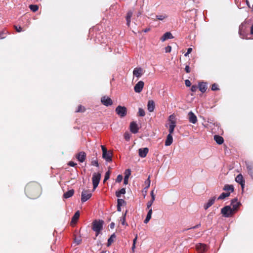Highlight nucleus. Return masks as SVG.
<instances>
[{
	"mask_svg": "<svg viewBox=\"0 0 253 253\" xmlns=\"http://www.w3.org/2000/svg\"><path fill=\"white\" fill-rule=\"evenodd\" d=\"M250 26V22L249 21H245L239 26V34L242 39H253V37H249V34L248 33V31Z\"/></svg>",
	"mask_w": 253,
	"mask_h": 253,
	"instance_id": "obj_1",
	"label": "nucleus"
},
{
	"mask_svg": "<svg viewBox=\"0 0 253 253\" xmlns=\"http://www.w3.org/2000/svg\"><path fill=\"white\" fill-rule=\"evenodd\" d=\"M104 222L102 220H95L92 223V230L95 232L97 237L103 228Z\"/></svg>",
	"mask_w": 253,
	"mask_h": 253,
	"instance_id": "obj_2",
	"label": "nucleus"
},
{
	"mask_svg": "<svg viewBox=\"0 0 253 253\" xmlns=\"http://www.w3.org/2000/svg\"><path fill=\"white\" fill-rule=\"evenodd\" d=\"M221 213L225 217L231 216L234 213V211L230 206H226L221 210Z\"/></svg>",
	"mask_w": 253,
	"mask_h": 253,
	"instance_id": "obj_3",
	"label": "nucleus"
},
{
	"mask_svg": "<svg viewBox=\"0 0 253 253\" xmlns=\"http://www.w3.org/2000/svg\"><path fill=\"white\" fill-rule=\"evenodd\" d=\"M101 179V174L99 172H94L92 175V184L93 186V190L95 189L98 186Z\"/></svg>",
	"mask_w": 253,
	"mask_h": 253,
	"instance_id": "obj_4",
	"label": "nucleus"
},
{
	"mask_svg": "<svg viewBox=\"0 0 253 253\" xmlns=\"http://www.w3.org/2000/svg\"><path fill=\"white\" fill-rule=\"evenodd\" d=\"M116 113L121 117H125L127 113L126 108L125 106H118L116 108Z\"/></svg>",
	"mask_w": 253,
	"mask_h": 253,
	"instance_id": "obj_5",
	"label": "nucleus"
},
{
	"mask_svg": "<svg viewBox=\"0 0 253 253\" xmlns=\"http://www.w3.org/2000/svg\"><path fill=\"white\" fill-rule=\"evenodd\" d=\"M174 119V116L173 115H170L169 117V133L172 135V133L174 131V128L176 126V122L174 120H172V119Z\"/></svg>",
	"mask_w": 253,
	"mask_h": 253,
	"instance_id": "obj_6",
	"label": "nucleus"
},
{
	"mask_svg": "<svg viewBox=\"0 0 253 253\" xmlns=\"http://www.w3.org/2000/svg\"><path fill=\"white\" fill-rule=\"evenodd\" d=\"M91 193L87 190H84L82 193L81 201L82 202H85L91 197Z\"/></svg>",
	"mask_w": 253,
	"mask_h": 253,
	"instance_id": "obj_7",
	"label": "nucleus"
},
{
	"mask_svg": "<svg viewBox=\"0 0 253 253\" xmlns=\"http://www.w3.org/2000/svg\"><path fill=\"white\" fill-rule=\"evenodd\" d=\"M144 72V70L142 68L136 67L133 71V75L137 78H139L143 74Z\"/></svg>",
	"mask_w": 253,
	"mask_h": 253,
	"instance_id": "obj_8",
	"label": "nucleus"
},
{
	"mask_svg": "<svg viewBox=\"0 0 253 253\" xmlns=\"http://www.w3.org/2000/svg\"><path fill=\"white\" fill-rule=\"evenodd\" d=\"M101 101L102 103L106 106H110L113 104L112 99L110 97L106 96H103L101 98Z\"/></svg>",
	"mask_w": 253,
	"mask_h": 253,
	"instance_id": "obj_9",
	"label": "nucleus"
},
{
	"mask_svg": "<svg viewBox=\"0 0 253 253\" xmlns=\"http://www.w3.org/2000/svg\"><path fill=\"white\" fill-rule=\"evenodd\" d=\"M144 85V84L143 81H139L134 87V90L135 92L137 93L140 92L143 88Z\"/></svg>",
	"mask_w": 253,
	"mask_h": 253,
	"instance_id": "obj_10",
	"label": "nucleus"
},
{
	"mask_svg": "<svg viewBox=\"0 0 253 253\" xmlns=\"http://www.w3.org/2000/svg\"><path fill=\"white\" fill-rule=\"evenodd\" d=\"M130 131L135 134L138 132L139 127L138 125L135 122H132L130 124Z\"/></svg>",
	"mask_w": 253,
	"mask_h": 253,
	"instance_id": "obj_11",
	"label": "nucleus"
},
{
	"mask_svg": "<svg viewBox=\"0 0 253 253\" xmlns=\"http://www.w3.org/2000/svg\"><path fill=\"white\" fill-rule=\"evenodd\" d=\"M196 249L199 253H204L207 250V246L206 245L199 243L196 245Z\"/></svg>",
	"mask_w": 253,
	"mask_h": 253,
	"instance_id": "obj_12",
	"label": "nucleus"
},
{
	"mask_svg": "<svg viewBox=\"0 0 253 253\" xmlns=\"http://www.w3.org/2000/svg\"><path fill=\"white\" fill-rule=\"evenodd\" d=\"M216 197L215 196L211 198L204 206V209L207 210L208 208L211 207L214 203Z\"/></svg>",
	"mask_w": 253,
	"mask_h": 253,
	"instance_id": "obj_13",
	"label": "nucleus"
},
{
	"mask_svg": "<svg viewBox=\"0 0 253 253\" xmlns=\"http://www.w3.org/2000/svg\"><path fill=\"white\" fill-rule=\"evenodd\" d=\"M189 121L190 123L195 124L197 122V118L196 116L192 112L190 111L188 113Z\"/></svg>",
	"mask_w": 253,
	"mask_h": 253,
	"instance_id": "obj_14",
	"label": "nucleus"
},
{
	"mask_svg": "<svg viewBox=\"0 0 253 253\" xmlns=\"http://www.w3.org/2000/svg\"><path fill=\"white\" fill-rule=\"evenodd\" d=\"M236 181L239 183L242 188H244V186L245 185V180L243 178V175L241 174H239L235 178Z\"/></svg>",
	"mask_w": 253,
	"mask_h": 253,
	"instance_id": "obj_15",
	"label": "nucleus"
},
{
	"mask_svg": "<svg viewBox=\"0 0 253 253\" xmlns=\"http://www.w3.org/2000/svg\"><path fill=\"white\" fill-rule=\"evenodd\" d=\"M246 167L249 174L253 179V165L251 163H246Z\"/></svg>",
	"mask_w": 253,
	"mask_h": 253,
	"instance_id": "obj_16",
	"label": "nucleus"
},
{
	"mask_svg": "<svg viewBox=\"0 0 253 253\" xmlns=\"http://www.w3.org/2000/svg\"><path fill=\"white\" fill-rule=\"evenodd\" d=\"M149 151L148 148H140L138 150L139 156L141 158H145Z\"/></svg>",
	"mask_w": 253,
	"mask_h": 253,
	"instance_id": "obj_17",
	"label": "nucleus"
},
{
	"mask_svg": "<svg viewBox=\"0 0 253 253\" xmlns=\"http://www.w3.org/2000/svg\"><path fill=\"white\" fill-rule=\"evenodd\" d=\"M85 158L86 154L84 152H80L77 156L78 160L81 163H83L85 160Z\"/></svg>",
	"mask_w": 253,
	"mask_h": 253,
	"instance_id": "obj_18",
	"label": "nucleus"
},
{
	"mask_svg": "<svg viewBox=\"0 0 253 253\" xmlns=\"http://www.w3.org/2000/svg\"><path fill=\"white\" fill-rule=\"evenodd\" d=\"M173 37L170 32H166L164 35L161 38V40L162 42H164L167 40L172 39Z\"/></svg>",
	"mask_w": 253,
	"mask_h": 253,
	"instance_id": "obj_19",
	"label": "nucleus"
},
{
	"mask_svg": "<svg viewBox=\"0 0 253 253\" xmlns=\"http://www.w3.org/2000/svg\"><path fill=\"white\" fill-rule=\"evenodd\" d=\"M173 142V138L172 135L169 134L167 135V139L165 141V145L166 146H170Z\"/></svg>",
	"mask_w": 253,
	"mask_h": 253,
	"instance_id": "obj_20",
	"label": "nucleus"
},
{
	"mask_svg": "<svg viewBox=\"0 0 253 253\" xmlns=\"http://www.w3.org/2000/svg\"><path fill=\"white\" fill-rule=\"evenodd\" d=\"M147 109L150 112H152L155 109V103L153 100H149L147 104Z\"/></svg>",
	"mask_w": 253,
	"mask_h": 253,
	"instance_id": "obj_21",
	"label": "nucleus"
},
{
	"mask_svg": "<svg viewBox=\"0 0 253 253\" xmlns=\"http://www.w3.org/2000/svg\"><path fill=\"white\" fill-rule=\"evenodd\" d=\"M102 157L106 162H110L112 161L111 154L108 152H106L105 153H103L102 154Z\"/></svg>",
	"mask_w": 253,
	"mask_h": 253,
	"instance_id": "obj_22",
	"label": "nucleus"
},
{
	"mask_svg": "<svg viewBox=\"0 0 253 253\" xmlns=\"http://www.w3.org/2000/svg\"><path fill=\"white\" fill-rule=\"evenodd\" d=\"M199 90L202 92L204 93L207 89V85L206 83H200L199 84Z\"/></svg>",
	"mask_w": 253,
	"mask_h": 253,
	"instance_id": "obj_23",
	"label": "nucleus"
},
{
	"mask_svg": "<svg viewBox=\"0 0 253 253\" xmlns=\"http://www.w3.org/2000/svg\"><path fill=\"white\" fill-rule=\"evenodd\" d=\"M231 205L232 206V209L234 211L237 210L239 205V203L237 202V199H234L231 201Z\"/></svg>",
	"mask_w": 253,
	"mask_h": 253,
	"instance_id": "obj_24",
	"label": "nucleus"
},
{
	"mask_svg": "<svg viewBox=\"0 0 253 253\" xmlns=\"http://www.w3.org/2000/svg\"><path fill=\"white\" fill-rule=\"evenodd\" d=\"M80 217V212L79 211H77L75 212L74 216H73L71 220V223L75 224L78 221L79 218Z\"/></svg>",
	"mask_w": 253,
	"mask_h": 253,
	"instance_id": "obj_25",
	"label": "nucleus"
},
{
	"mask_svg": "<svg viewBox=\"0 0 253 253\" xmlns=\"http://www.w3.org/2000/svg\"><path fill=\"white\" fill-rule=\"evenodd\" d=\"M133 12L131 11H129L127 13L126 16V24L128 26L130 25L131 18L132 16Z\"/></svg>",
	"mask_w": 253,
	"mask_h": 253,
	"instance_id": "obj_26",
	"label": "nucleus"
},
{
	"mask_svg": "<svg viewBox=\"0 0 253 253\" xmlns=\"http://www.w3.org/2000/svg\"><path fill=\"white\" fill-rule=\"evenodd\" d=\"M214 139L218 144H221L224 142L223 137L218 135H215L214 136Z\"/></svg>",
	"mask_w": 253,
	"mask_h": 253,
	"instance_id": "obj_27",
	"label": "nucleus"
},
{
	"mask_svg": "<svg viewBox=\"0 0 253 253\" xmlns=\"http://www.w3.org/2000/svg\"><path fill=\"white\" fill-rule=\"evenodd\" d=\"M152 214V210L151 209H149V211L147 213L146 217L144 221V223L147 224L149 221V220L151 218Z\"/></svg>",
	"mask_w": 253,
	"mask_h": 253,
	"instance_id": "obj_28",
	"label": "nucleus"
},
{
	"mask_svg": "<svg viewBox=\"0 0 253 253\" xmlns=\"http://www.w3.org/2000/svg\"><path fill=\"white\" fill-rule=\"evenodd\" d=\"M223 190L225 191H227V192H233L234 191V186L232 185H225L223 187Z\"/></svg>",
	"mask_w": 253,
	"mask_h": 253,
	"instance_id": "obj_29",
	"label": "nucleus"
},
{
	"mask_svg": "<svg viewBox=\"0 0 253 253\" xmlns=\"http://www.w3.org/2000/svg\"><path fill=\"white\" fill-rule=\"evenodd\" d=\"M130 175V169H126L125 172V176L124 181V183L125 184H127L128 177Z\"/></svg>",
	"mask_w": 253,
	"mask_h": 253,
	"instance_id": "obj_30",
	"label": "nucleus"
},
{
	"mask_svg": "<svg viewBox=\"0 0 253 253\" xmlns=\"http://www.w3.org/2000/svg\"><path fill=\"white\" fill-rule=\"evenodd\" d=\"M74 193V190L72 189L65 193L63 195V197L65 199L69 198L71 197Z\"/></svg>",
	"mask_w": 253,
	"mask_h": 253,
	"instance_id": "obj_31",
	"label": "nucleus"
},
{
	"mask_svg": "<svg viewBox=\"0 0 253 253\" xmlns=\"http://www.w3.org/2000/svg\"><path fill=\"white\" fill-rule=\"evenodd\" d=\"M230 195V192H223L222 193L220 196L218 197V200H223L225 198L229 196Z\"/></svg>",
	"mask_w": 253,
	"mask_h": 253,
	"instance_id": "obj_32",
	"label": "nucleus"
},
{
	"mask_svg": "<svg viewBox=\"0 0 253 253\" xmlns=\"http://www.w3.org/2000/svg\"><path fill=\"white\" fill-rule=\"evenodd\" d=\"M116 238L115 234H112L110 237L108 239L107 246L109 247L114 242V239Z\"/></svg>",
	"mask_w": 253,
	"mask_h": 253,
	"instance_id": "obj_33",
	"label": "nucleus"
},
{
	"mask_svg": "<svg viewBox=\"0 0 253 253\" xmlns=\"http://www.w3.org/2000/svg\"><path fill=\"white\" fill-rule=\"evenodd\" d=\"M127 212V211H126L125 213L123 214V216L121 218V221L122 223V224L123 225H127V224L126 222V213Z\"/></svg>",
	"mask_w": 253,
	"mask_h": 253,
	"instance_id": "obj_34",
	"label": "nucleus"
},
{
	"mask_svg": "<svg viewBox=\"0 0 253 253\" xmlns=\"http://www.w3.org/2000/svg\"><path fill=\"white\" fill-rule=\"evenodd\" d=\"M126 193V190L125 188H122L119 191L116 192V196L117 197H120L122 194H124Z\"/></svg>",
	"mask_w": 253,
	"mask_h": 253,
	"instance_id": "obj_35",
	"label": "nucleus"
},
{
	"mask_svg": "<svg viewBox=\"0 0 253 253\" xmlns=\"http://www.w3.org/2000/svg\"><path fill=\"white\" fill-rule=\"evenodd\" d=\"M156 18L159 20H163L164 19L168 17V15L166 14H163L161 15H157L156 16Z\"/></svg>",
	"mask_w": 253,
	"mask_h": 253,
	"instance_id": "obj_36",
	"label": "nucleus"
},
{
	"mask_svg": "<svg viewBox=\"0 0 253 253\" xmlns=\"http://www.w3.org/2000/svg\"><path fill=\"white\" fill-rule=\"evenodd\" d=\"M8 34V32L6 31H4L1 32H0V39H3L5 38Z\"/></svg>",
	"mask_w": 253,
	"mask_h": 253,
	"instance_id": "obj_37",
	"label": "nucleus"
},
{
	"mask_svg": "<svg viewBox=\"0 0 253 253\" xmlns=\"http://www.w3.org/2000/svg\"><path fill=\"white\" fill-rule=\"evenodd\" d=\"M30 8L32 11L36 12L38 10L39 7L37 5H30Z\"/></svg>",
	"mask_w": 253,
	"mask_h": 253,
	"instance_id": "obj_38",
	"label": "nucleus"
},
{
	"mask_svg": "<svg viewBox=\"0 0 253 253\" xmlns=\"http://www.w3.org/2000/svg\"><path fill=\"white\" fill-rule=\"evenodd\" d=\"M155 199L151 198V200L147 203V209H150Z\"/></svg>",
	"mask_w": 253,
	"mask_h": 253,
	"instance_id": "obj_39",
	"label": "nucleus"
},
{
	"mask_svg": "<svg viewBox=\"0 0 253 253\" xmlns=\"http://www.w3.org/2000/svg\"><path fill=\"white\" fill-rule=\"evenodd\" d=\"M138 115L139 116L144 117L145 115V113L144 110L142 108H139L138 110Z\"/></svg>",
	"mask_w": 253,
	"mask_h": 253,
	"instance_id": "obj_40",
	"label": "nucleus"
},
{
	"mask_svg": "<svg viewBox=\"0 0 253 253\" xmlns=\"http://www.w3.org/2000/svg\"><path fill=\"white\" fill-rule=\"evenodd\" d=\"M125 202L123 199H118L117 200V206L121 207Z\"/></svg>",
	"mask_w": 253,
	"mask_h": 253,
	"instance_id": "obj_41",
	"label": "nucleus"
},
{
	"mask_svg": "<svg viewBox=\"0 0 253 253\" xmlns=\"http://www.w3.org/2000/svg\"><path fill=\"white\" fill-rule=\"evenodd\" d=\"M150 178V176H149L147 179L145 181V184L146 185V187H145L146 189L148 188L150 185L151 181Z\"/></svg>",
	"mask_w": 253,
	"mask_h": 253,
	"instance_id": "obj_42",
	"label": "nucleus"
},
{
	"mask_svg": "<svg viewBox=\"0 0 253 253\" xmlns=\"http://www.w3.org/2000/svg\"><path fill=\"white\" fill-rule=\"evenodd\" d=\"M110 171H108L105 173V177L104 179V182H105L106 180H107L110 177Z\"/></svg>",
	"mask_w": 253,
	"mask_h": 253,
	"instance_id": "obj_43",
	"label": "nucleus"
},
{
	"mask_svg": "<svg viewBox=\"0 0 253 253\" xmlns=\"http://www.w3.org/2000/svg\"><path fill=\"white\" fill-rule=\"evenodd\" d=\"M124 137L126 140L128 141L130 139V135L128 132H126L124 134Z\"/></svg>",
	"mask_w": 253,
	"mask_h": 253,
	"instance_id": "obj_44",
	"label": "nucleus"
},
{
	"mask_svg": "<svg viewBox=\"0 0 253 253\" xmlns=\"http://www.w3.org/2000/svg\"><path fill=\"white\" fill-rule=\"evenodd\" d=\"M85 110L84 108L80 105L78 107V109L76 110L77 112H83Z\"/></svg>",
	"mask_w": 253,
	"mask_h": 253,
	"instance_id": "obj_45",
	"label": "nucleus"
},
{
	"mask_svg": "<svg viewBox=\"0 0 253 253\" xmlns=\"http://www.w3.org/2000/svg\"><path fill=\"white\" fill-rule=\"evenodd\" d=\"M211 90L213 91L219 90L217 84H213L211 86Z\"/></svg>",
	"mask_w": 253,
	"mask_h": 253,
	"instance_id": "obj_46",
	"label": "nucleus"
},
{
	"mask_svg": "<svg viewBox=\"0 0 253 253\" xmlns=\"http://www.w3.org/2000/svg\"><path fill=\"white\" fill-rule=\"evenodd\" d=\"M91 165L92 166H95V167H98L99 166V164H98V161H97V160L96 159L95 160H92L91 161Z\"/></svg>",
	"mask_w": 253,
	"mask_h": 253,
	"instance_id": "obj_47",
	"label": "nucleus"
},
{
	"mask_svg": "<svg viewBox=\"0 0 253 253\" xmlns=\"http://www.w3.org/2000/svg\"><path fill=\"white\" fill-rule=\"evenodd\" d=\"M14 28L17 32L23 31V28L21 26H14Z\"/></svg>",
	"mask_w": 253,
	"mask_h": 253,
	"instance_id": "obj_48",
	"label": "nucleus"
},
{
	"mask_svg": "<svg viewBox=\"0 0 253 253\" xmlns=\"http://www.w3.org/2000/svg\"><path fill=\"white\" fill-rule=\"evenodd\" d=\"M123 179V176H122V175H118L117 177V178H116V182H120L122 181Z\"/></svg>",
	"mask_w": 253,
	"mask_h": 253,
	"instance_id": "obj_49",
	"label": "nucleus"
},
{
	"mask_svg": "<svg viewBox=\"0 0 253 253\" xmlns=\"http://www.w3.org/2000/svg\"><path fill=\"white\" fill-rule=\"evenodd\" d=\"M171 50V47L169 45H168L167 46V47H165V52L168 53V52H170Z\"/></svg>",
	"mask_w": 253,
	"mask_h": 253,
	"instance_id": "obj_50",
	"label": "nucleus"
},
{
	"mask_svg": "<svg viewBox=\"0 0 253 253\" xmlns=\"http://www.w3.org/2000/svg\"><path fill=\"white\" fill-rule=\"evenodd\" d=\"M192 51V48H188L187 49V51L184 54V56L186 57L188 56V55Z\"/></svg>",
	"mask_w": 253,
	"mask_h": 253,
	"instance_id": "obj_51",
	"label": "nucleus"
},
{
	"mask_svg": "<svg viewBox=\"0 0 253 253\" xmlns=\"http://www.w3.org/2000/svg\"><path fill=\"white\" fill-rule=\"evenodd\" d=\"M185 84L186 86H190L191 84L190 81L189 80H186L185 81Z\"/></svg>",
	"mask_w": 253,
	"mask_h": 253,
	"instance_id": "obj_52",
	"label": "nucleus"
},
{
	"mask_svg": "<svg viewBox=\"0 0 253 253\" xmlns=\"http://www.w3.org/2000/svg\"><path fill=\"white\" fill-rule=\"evenodd\" d=\"M68 165L70 166V167H75L77 165V164L74 163L73 161H70V162H69Z\"/></svg>",
	"mask_w": 253,
	"mask_h": 253,
	"instance_id": "obj_53",
	"label": "nucleus"
},
{
	"mask_svg": "<svg viewBox=\"0 0 253 253\" xmlns=\"http://www.w3.org/2000/svg\"><path fill=\"white\" fill-rule=\"evenodd\" d=\"M251 35L250 37H253V24L252 25L251 27V30H250V34H249V36Z\"/></svg>",
	"mask_w": 253,
	"mask_h": 253,
	"instance_id": "obj_54",
	"label": "nucleus"
},
{
	"mask_svg": "<svg viewBox=\"0 0 253 253\" xmlns=\"http://www.w3.org/2000/svg\"><path fill=\"white\" fill-rule=\"evenodd\" d=\"M197 89V86L196 85H192L191 90L192 92H195Z\"/></svg>",
	"mask_w": 253,
	"mask_h": 253,
	"instance_id": "obj_55",
	"label": "nucleus"
},
{
	"mask_svg": "<svg viewBox=\"0 0 253 253\" xmlns=\"http://www.w3.org/2000/svg\"><path fill=\"white\" fill-rule=\"evenodd\" d=\"M186 73H188L190 72V69L189 65H186L185 68Z\"/></svg>",
	"mask_w": 253,
	"mask_h": 253,
	"instance_id": "obj_56",
	"label": "nucleus"
},
{
	"mask_svg": "<svg viewBox=\"0 0 253 253\" xmlns=\"http://www.w3.org/2000/svg\"><path fill=\"white\" fill-rule=\"evenodd\" d=\"M101 149H102V152H103V153H105L106 152H107V150L106 148L104 146L101 145Z\"/></svg>",
	"mask_w": 253,
	"mask_h": 253,
	"instance_id": "obj_57",
	"label": "nucleus"
},
{
	"mask_svg": "<svg viewBox=\"0 0 253 253\" xmlns=\"http://www.w3.org/2000/svg\"><path fill=\"white\" fill-rule=\"evenodd\" d=\"M30 186H31V185L29 184V185H27L25 188L26 193L27 194L28 191L30 190Z\"/></svg>",
	"mask_w": 253,
	"mask_h": 253,
	"instance_id": "obj_58",
	"label": "nucleus"
},
{
	"mask_svg": "<svg viewBox=\"0 0 253 253\" xmlns=\"http://www.w3.org/2000/svg\"><path fill=\"white\" fill-rule=\"evenodd\" d=\"M150 194H151V198L155 199V195L154 193V190H152L151 191Z\"/></svg>",
	"mask_w": 253,
	"mask_h": 253,
	"instance_id": "obj_59",
	"label": "nucleus"
},
{
	"mask_svg": "<svg viewBox=\"0 0 253 253\" xmlns=\"http://www.w3.org/2000/svg\"><path fill=\"white\" fill-rule=\"evenodd\" d=\"M28 196H29V197L30 198L35 199L39 196V194H37L36 195H34V196H33V195H28Z\"/></svg>",
	"mask_w": 253,
	"mask_h": 253,
	"instance_id": "obj_60",
	"label": "nucleus"
},
{
	"mask_svg": "<svg viewBox=\"0 0 253 253\" xmlns=\"http://www.w3.org/2000/svg\"><path fill=\"white\" fill-rule=\"evenodd\" d=\"M200 225H201V224H197V225H196V226H193V227L190 228H189V229H195V228H198V227H200Z\"/></svg>",
	"mask_w": 253,
	"mask_h": 253,
	"instance_id": "obj_61",
	"label": "nucleus"
},
{
	"mask_svg": "<svg viewBox=\"0 0 253 253\" xmlns=\"http://www.w3.org/2000/svg\"><path fill=\"white\" fill-rule=\"evenodd\" d=\"M137 238V235H136L135 238L133 240V244H135Z\"/></svg>",
	"mask_w": 253,
	"mask_h": 253,
	"instance_id": "obj_62",
	"label": "nucleus"
},
{
	"mask_svg": "<svg viewBox=\"0 0 253 253\" xmlns=\"http://www.w3.org/2000/svg\"><path fill=\"white\" fill-rule=\"evenodd\" d=\"M114 226H115V224H114V223L112 222V223L110 224V227H111V228H113L114 227Z\"/></svg>",
	"mask_w": 253,
	"mask_h": 253,
	"instance_id": "obj_63",
	"label": "nucleus"
},
{
	"mask_svg": "<svg viewBox=\"0 0 253 253\" xmlns=\"http://www.w3.org/2000/svg\"><path fill=\"white\" fill-rule=\"evenodd\" d=\"M117 211H121V207L117 206Z\"/></svg>",
	"mask_w": 253,
	"mask_h": 253,
	"instance_id": "obj_64",
	"label": "nucleus"
}]
</instances>
